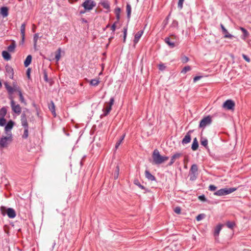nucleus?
<instances>
[{"label": "nucleus", "mask_w": 251, "mask_h": 251, "mask_svg": "<svg viewBox=\"0 0 251 251\" xmlns=\"http://www.w3.org/2000/svg\"><path fill=\"white\" fill-rule=\"evenodd\" d=\"M193 143H198L196 138L194 139Z\"/></svg>", "instance_id": "obj_63"}, {"label": "nucleus", "mask_w": 251, "mask_h": 251, "mask_svg": "<svg viewBox=\"0 0 251 251\" xmlns=\"http://www.w3.org/2000/svg\"><path fill=\"white\" fill-rule=\"evenodd\" d=\"M25 39V35H22V40H21V43L22 44H23L24 43Z\"/></svg>", "instance_id": "obj_58"}, {"label": "nucleus", "mask_w": 251, "mask_h": 251, "mask_svg": "<svg viewBox=\"0 0 251 251\" xmlns=\"http://www.w3.org/2000/svg\"><path fill=\"white\" fill-rule=\"evenodd\" d=\"M235 225L233 222H227L226 223V226L228 228H232Z\"/></svg>", "instance_id": "obj_44"}, {"label": "nucleus", "mask_w": 251, "mask_h": 251, "mask_svg": "<svg viewBox=\"0 0 251 251\" xmlns=\"http://www.w3.org/2000/svg\"><path fill=\"white\" fill-rule=\"evenodd\" d=\"M99 82H100V81L98 79H92L90 81V84L93 86L98 85L99 84Z\"/></svg>", "instance_id": "obj_38"}, {"label": "nucleus", "mask_w": 251, "mask_h": 251, "mask_svg": "<svg viewBox=\"0 0 251 251\" xmlns=\"http://www.w3.org/2000/svg\"><path fill=\"white\" fill-rule=\"evenodd\" d=\"M114 102V99L113 98H111L109 102H106L105 104L104 107L103 109V111L104 112L103 115L104 116H107L110 113L112 106L113 105Z\"/></svg>", "instance_id": "obj_6"}, {"label": "nucleus", "mask_w": 251, "mask_h": 251, "mask_svg": "<svg viewBox=\"0 0 251 251\" xmlns=\"http://www.w3.org/2000/svg\"><path fill=\"white\" fill-rule=\"evenodd\" d=\"M5 208L4 207H3V206L1 207V210L2 212L4 210H5Z\"/></svg>", "instance_id": "obj_64"}, {"label": "nucleus", "mask_w": 251, "mask_h": 251, "mask_svg": "<svg viewBox=\"0 0 251 251\" xmlns=\"http://www.w3.org/2000/svg\"><path fill=\"white\" fill-rule=\"evenodd\" d=\"M174 211L177 214H179L181 212V209L179 207L177 206V207H175V208L174 209Z\"/></svg>", "instance_id": "obj_47"}, {"label": "nucleus", "mask_w": 251, "mask_h": 251, "mask_svg": "<svg viewBox=\"0 0 251 251\" xmlns=\"http://www.w3.org/2000/svg\"><path fill=\"white\" fill-rule=\"evenodd\" d=\"M224 37L226 38H232L233 37V36L229 34L228 32H227V33L225 35Z\"/></svg>", "instance_id": "obj_53"}, {"label": "nucleus", "mask_w": 251, "mask_h": 251, "mask_svg": "<svg viewBox=\"0 0 251 251\" xmlns=\"http://www.w3.org/2000/svg\"><path fill=\"white\" fill-rule=\"evenodd\" d=\"M211 122L212 119L211 116H207L201 120L199 127L201 128H204L206 126L211 124Z\"/></svg>", "instance_id": "obj_7"}, {"label": "nucleus", "mask_w": 251, "mask_h": 251, "mask_svg": "<svg viewBox=\"0 0 251 251\" xmlns=\"http://www.w3.org/2000/svg\"><path fill=\"white\" fill-rule=\"evenodd\" d=\"M189 60V58L186 57V56H185L183 59H182V62L183 63H186L187 62V61H188Z\"/></svg>", "instance_id": "obj_56"}, {"label": "nucleus", "mask_w": 251, "mask_h": 251, "mask_svg": "<svg viewBox=\"0 0 251 251\" xmlns=\"http://www.w3.org/2000/svg\"><path fill=\"white\" fill-rule=\"evenodd\" d=\"M55 107L54 103L52 101H51L50 102L49 104V108L53 115V116L55 117L56 116V113H55Z\"/></svg>", "instance_id": "obj_17"}, {"label": "nucleus", "mask_w": 251, "mask_h": 251, "mask_svg": "<svg viewBox=\"0 0 251 251\" xmlns=\"http://www.w3.org/2000/svg\"><path fill=\"white\" fill-rule=\"evenodd\" d=\"M119 168L118 166H117L116 169L115 170V173L114 174L115 179H117L118 178V175H119Z\"/></svg>", "instance_id": "obj_45"}, {"label": "nucleus", "mask_w": 251, "mask_h": 251, "mask_svg": "<svg viewBox=\"0 0 251 251\" xmlns=\"http://www.w3.org/2000/svg\"><path fill=\"white\" fill-rule=\"evenodd\" d=\"M44 79L45 80V81H46V82H48V75H47V73L46 72H44Z\"/></svg>", "instance_id": "obj_52"}, {"label": "nucleus", "mask_w": 251, "mask_h": 251, "mask_svg": "<svg viewBox=\"0 0 251 251\" xmlns=\"http://www.w3.org/2000/svg\"><path fill=\"white\" fill-rule=\"evenodd\" d=\"M21 121L22 125L24 127H28V123L27 122V120H26V116H25V114H24V113L22 114V115L21 116Z\"/></svg>", "instance_id": "obj_15"}, {"label": "nucleus", "mask_w": 251, "mask_h": 251, "mask_svg": "<svg viewBox=\"0 0 251 251\" xmlns=\"http://www.w3.org/2000/svg\"><path fill=\"white\" fill-rule=\"evenodd\" d=\"M201 77L202 76H195L194 78V79H193L194 82H196L197 81L200 80Z\"/></svg>", "instance_id": "obj_55"}, {"label": "nucleus", "mask_w": 251, "mask_h": 251, "mask_svg": "<svg viewBox=\"0 0 251 251\" xmlns=\"http://www.w3.org/2000/svg\"><path fill=\"white\" fill-rule=\"evenodd\" d=\"M9 99L11 100L10 105L12 110L14 113L17 114L18 115H19L22 111L21 107L19 104L16 103L15 101L13 100V98L12 96H10L9 97Z\"/></svg>", "instance_id": "obj_5"}, {"label": "nucleus", "mask_w": 251, "mask_h": 251, "mask_svg": "<svg viewBox=\"0 0 251 251\" xmlns=\"http://www.w3.org/2000/svg\"><path fill=\"white\" fill-rule=\"evenodd\" d=\"M7 113V110L3 107L0 109V117L4 118Z\"/></svg>", "instance_id": "obj_26"}, {"label": "nucleus", "mask_w": 251, "mask_h": 251, "mask_svg": "<svg viewBox=\"0 0 251 251\" xmlns=\"http://www.w3.org/2000/svg\"><path fill=\"white\" fill-rule=\"evenodd\" d=\"M30 69H28L27 70V72H26V74L28 77H29V75H30Z\"/></svg>", "instance_id": "obj_60"}, {"label": "nucleus", "mask_w": 251, "mask_h": 251, "mask_svg": "<svg viewBox=\"0 0 251 251\" xmlns=\"http://www.w3.org/2000/svg\"><path fill=\"white\" fill-rule=\"evenodd\" d=\"M190 171L191 172V173L194 174V175H195V174L198 171V167L197 166V165L196 164H193L191 167V169H190Z\"/></svg>", "instance_id": "obj_29"}, {"label": "nucleus", "mask_w": 251, "mask_h": 251, "mask_svg": "<svg viewBox=\"0 0 251 251\" xmlns=\"http://www.w3.org/2000/svg\"><path fill=\"white\" fill-rule=\"evenodd\" d=\"M19 96L20 97V101L24 103L25 104H26L25 101V99L24 98V96H23V94L22 93L21 91H19V93H18Z\"/></svg>", "instance_id": "obj_37"}, {"label": "nucleus", "mask_w": 251, "mask_h": 251, "mask_svg": "<svg viewBox=\"0 0 251 251\" xmlns=\"http://www.w3.org/2000/svg\"><path fill=\"white\" fill-rule=\"evenodd\" d=\"M38 38H39L38 33L35 34L34 35V37H33L34 47L35 49H36V45H37Z\"/></svg>", "instance_id": "obj_30"}, {"label": "nucleus", "mask_w": 251, "mask_h": 251, "mask_svg": "<svg viewBox=\"0 0 251 251\" xmlns=\"http://www.w3.org/2000/svg\"><path fill=\"white\" fill-rule=\"evenodd\" d=\"M14 126V122L10 120L9 121L7 125H6L5 127V131H6V133H9V131H10L13 127ZM9 133H11V132H9Z\"/></svg>", "instance_id": "obj_12"}, {"label": "nucleus", "mask_w": 251, "mask_h": 251, "mask_svg": "<svg viewBox=\"0 0 251 251\" xmlns=\"http://www.w3.org/2000/svg\"><path fill=\"white\" fill-rule=\"evenodd\" d=\"M221 28L222 29V31L225 34V35L226 33H227L228 31L226 29V28L224 27V26L222 24H221Z\"/></svg>", "instance_id": "obj_49"}, {"label": "nucleus", "mask_w": 251, "mask_h": 251, "mask_svg": "<svg viewBox=\"0 0 251 251\" xmlns=\"http://www.w3.org/2000/svg\"><path fill=\"white\" fill-rule=\"evenodd\" d=\"M111 29L114 31L116 29V23H114L111 27Z\"/></svg>", "instance_id": "obj_57"}, {"label": "nucleus", "mask_w": 251, "mask_h": 251, "mask_svg": "<svg viewBox=\"0 0 251 251\" xmlns=\"http://www.w3.org/2000/svg\"><path fill=\"white\" fill-rule=\"evenodd\" d=\"M126 12H127V15L128 18H129L130 17V14L131 12V8L130 5L129 4H127L126 5Z\"/></svg>", "instance_id": "obj_32"}, {"label": "nucleus", "mask_w": 251, "mask_h": 251, "mask_svg": "<svg viewBox=\"0 0 251 251\" xmlns=\"http://www.w3.org/2000/svg\"><path fill=\"white\" fill-rule=\"evenodd\" d=\"M190 70H191V67L189 66H185V67H184V68L182 69V70L181 71V73L184 74Z\"/></svg>", "instance_id": "obj_40"}, {"label": "nucleus", "mask_w": 251, "mask_h": 251, "mask_svg": "<svg viewBox=\"0 0 251 251\" xmlns=\"http://www.w3.org/2000/svg\"><path fill=\"white\" fill-rule=\"evenodd\" d=\"M0 10V13L3 17H6L8 16V9L7 7H2Z\"/></svg>", "instance_id": "obj_16"}, {"label": "nucleus", "mask_w": 251, "mask_h": 251, "mask_svg": "<svg viewBox=\"0 0 251 251\" xmlns=\"http://www.w3.org/2000/svg\"><path fill=\"white\" fill-rule=\"evenodd\" d=\"M86 11H85V10H84V11L81 10V11H80V14H84V13H85V12H86Z\"/></svg>", "instance_id": "obj_62"}, {"label": "nucleus", "mask_w": 251, "mask_h": 251, "mask_svg": "<svg viewBox=\"0 0 251 251\" xmlns=\"http://www.w3.org/2000/svg\"><path fill=\"white\" fill-rule=\"evenodd\" d=\"M100 4L103 6V7L108 10L109 11L110 10V5L109 2L106 0L102 2H101Z\"/></svg>", "instance_id": "obj_23"}, {"label": "nucleus", "mask_w": 251, "mask_h": 251, "mask_svg": "<svg viewBox=\"0 0 251 251\" xmlns=\"http://www.w3.org/2000/svg\"><path fill=\"white\" fill-rule=\"evenodd\" d=\"M125 137V134H124L121 138V139L116 143L115 145V148L116 149H117L120 145L121 144V143L123 142V140H124V138Z\"/></svg>", "instance_id": "obj_36"}, {"label": "nucleus", "mask_w": 251, "mask_h": 251, "mask_svg": "<svg viewBox=\"0 0 251 251\" xmlns=\"http://www.w3.org/2000/svg\"><path fill=\"white\" fill-rule=\"evenodd\" d=\"M181 156V154L180 153H176L174 154L171 159V161L168 164L169 166H171L175 161V160L177 159H178Z\"/></svg>", "instance_id": "obj_14"}, {"label": "nucleus", "mask_w": 251, "mask_h": 251, "mask_svg": "<svg viewBox=\"0 0 251 251\" xmlns=\"http://www.w3.org/2000/svg\"><path fill=\"white\" fill-rule=\"evenodd\" d=\"M223 226V225H219L216 227L215 231H214V236H219V233H220Z\"/></svg>", "instance_id": "obj_22"}, {"label": "nucleus", "mask_w": 251, "mask_h": 251, "mask_svg": "<svg viewBox=\"0 0 251 251\" xmlns=\"http://www.w3.org/2000/svg\"><path fill=\"white\" fill-rule=\"evenodd\" d=\"M5 70L7 75L11 79H13L14 76V71L13 68L10 66L7 65L5 66Z\"/></svg>", "instance_id": "obj_10"}, {"label": "nucleus", "mask_w": 251, "mask_h": 251, "mask_svg": "<svg viewBox=\"0 0 251 251\" xmlns=\"http://www.w3.org/2000/svg\"><path fill=\"white\" fill-rule=\"evenodd\" d=\"M165 43L167 44L171 48H173L175 47V43L171 41L170 38H166L165 39Z\"/></svg>", "instance_id": "obj_25"}, {"label": "nucleus", "mask_w": 251, "mask_h": 251, "mask_svg": "<svg viewBox=\"0 0 251 251\" xmlns=\"http://www.w3.org/2000/svg\"><path fill=\"white\" fill-rule=\"evenodd\" d=\"M25 26L26 24L25 23H23L21 26V35H25Z\"/></svg>", "instance_id": "obj_33"}, {"label": "nucleus", "mask_w": 251, "mask_h": 251, "mask_svg": "<svg viewBox=\"0 0 251 251\" xmlns=\"http://www.w3.org/2000/svg\"><path fill=\"white\" fill-rule=\"evenodd\" d=\"M165 68V67L163 65H159V69L160 70H162L163 69H164Z\"/></svg>", "instance_id": "obj_61"}, {"label": "nucleus", "mask_w": 251, "mask_h": 251, "mask_svg": "<svg viewBox=\"0 0 251 251\" xmlns=\"http://www.w3.org/2000/svg\"><path fill=\"white\" fill-rule=\"evenodd\" d=\"M145 176L147 178H148L149 180H151V181H154L155 180V177L152 175L149 171L146 170L145 172Z\"/></svg>", "instance_id": "obj_18"}, {"label": "nucleus", "mask_w": 251, "mask_h": 251, "mask_svg": "<svg viewBox=\"0 0 251 251\" xmlns=\"http://www.w3.org/2000/svg\"><path fill=\"white\" fill-rule=\"evenodd\" d=\"M204 217V214H199L196 217V219L198 221H201Z\"/></svg>", "instance_id": "obj_48"}, {"label": "nucleus", "mask_w": 251, "mask_h": 251, "mask_svg": "<svg viewBox=\"0 0 251 251\" xmlns=\"http://www.w3.org/2000/svg\"><path fill=\"white\" fill-rule=\"evenodd\" d=\"M13 89L14 92H18L19 93V91H21L20 87L15 83H13Z\"/></svg>", "instance_id": "obj_39"}, {"label": "nucleus", "mask_w": 251, "mask_h": 251, "mask_svg": "<svg viewBox=\"0 0 251 251\" xmlns=\"http://www.w3.org/2000/svg\"><path fill=\"white\" fill-rule=\"evenodd\" d=\"M242 56L243 57V58L248 62H250L251 60L250 59L249 57H248L247 55H246L245 54H243L242 55Z\"/></svg>", "instance_id": "obj_51"}, {"label": "nucleus", "mask_w": 251, "mask_h": 251, "mask_svg": "<svg viewBox=\"0 0 251 251\" xmlns=\"http://www.w3.org/2000/svg\"><path fill=\"white\" fill-rule=\"evenodd\" d=\"M236 190L235 188H225L221 189L214 193V195L218 196H222L229 194Z\"/></svg>", "instance_id": "obj_3"}, {"label": "nucleus", "mask_w": 251, "mask_h": 251, "mask_svg": "<svg viewBox=\"0 0 251 251\" xmlns=\"http://www.w3.org/2000/svg\"><path fill=\"white\" fill-rule=\"evenodd\" d=\"M12 140L13 137L11 133H6V136H2L0 138V149L7 148L12 142Z\"/></svg>", "instance_id": "obj_2"}, {"label": "nucleus", "mask_w": 251, "mask_h": 251, "mask_svg": "<svg viewBox=\"0 0 251 251\" xmlns=\"http://www.w3.org/2000/svg\"><path fill=\"white\" fill-rule=\"evenodd\" d=\"M2 56L5 60L7 61L10 60L11 58V55L7 51L5 50H4L2 52Z\"/></svg>", "instance_id": "obj_20"}, {"label": "nucleus", "mask_w": 251, "mask_h": 251, "mask_svg": "<svg viewBox=\"0 0 251 251\" xmlns=\"http://www.w3.org/2000/svg\"><path fill=\"white\" fill-rule=\"evenodd\" d=\"M15 48H16V43L14 41H12L11 44L8 47L7 50H8V51L11 52H13L15 51Z\"/></svg>", "instance_id": "obj_19"}, {"label": "nucleus", "mask_w": 251, "mask_h": 251, "mask_svg": "<svg viewBox=\"0 0 251 251\" xmlns=\"http://www.w3.org/2000/svg\"><path fill=\"white\" fill-rule=\"evenodd\" d=\"M199 199L201 201H205L206 199L204 195L200 196L199 197Z\"/></svg>", "instance_id": "obj_54"}, {"label": "nucleus", "mask_w": 251, "mask_h": 251, "mask_svg": "<svg viewBox=\"0 0 251 251\" xmlns=\"http://www.w3.org/2000/svg\"><path fill=\"white\" fill-rule=\"evenodd\" d=\"M201 145L203 146L204 147L207 148V144H208V140L203 137H201Z\"/></svg>", "instance_id": "obj_28"}, {"label": "nucleus", "mask_w": 251, "mask_h": 251, "mask_svg": "<svg viewBox=\"0 0 251 251\" xmlns=\"http://www.w3.org/2000/svg\"><path fill=\"white\" fill-rule=\"evenodd\" d=\"M61 57V49H58L55 52V58L56 60V61L58 62Z\"/></svg>", "instance_id": "obj_27"}, {"label": "nucleus", "mask_w": 251, "mask_h": 251, "mask_svg": "<svg viewBox=\"0 0 251 251\" xmlns=\"http://www.w3.org/2000/svg\"><path fill=\"white\" fill-rule=\"evenodd\" d=\"M143 33V30H140V31H138L137 33H136V34L135 35L134 39L133 41L135 45H136L139 42Z\"/></svg>", "instance_id": "obj_13"}, {"label": "nucleus", "mask_w": 251, "mask_h": 251, "mask_svg": "<svg viewBox=\"0 0 251 251\" xmlns=\"http://www.w3.org/2000/svg\"><path fill=\"white\" fill-rule=\"evenodd\" d=\"M217 187L213 185H210L209 186V190L212 191H214L216 189Z\"/></svg>", "instance_id": "obj_50"}, {"label": "nucleus", "mask_w": 251, "mask_h": 251, "mask_svg": "<svg viewBox=\"0 0 251 251\" xmlns=\"http://www.w3.org/2000/svg\"><path fill=\"white\" fill-rule=\"evenodd\" d=\"M153 162L155 164H161L169 159V157L162 156L158 150H154L152 153Z\"/></svg>", "instance_id": "obj_1"}, {"label": "nucleus", "mask_w": 251, "mask_h": 251, "mask_svg": "<svg viewBox=\"0 0 251 251\" xmlns=\"http://www.w3.org/2000/svg\"><path fill=\"white\" fill-rule=\"evenodd\" d=\"M6 214L8 217L11 219L14 218L16 216L15 211L12 208H8L6 209Z\"/></svg>", "instance_id": "obj_11"}, {"label": "nucleus", "mask_w": 251, "mask_h": 251, "mask_svg": "<svg viewBox=\"0 0 251 251\" xmlns=\"http://www.w3.org/2000/svg\"><path fill=\"white\" fill-rule=\"evenodd\" d=\"M198 147H199L198 143H193V144L192 145V147H191L192 150L196 151L198 149Z\"/></svg>", "instance_id": "obj_43"}, {"label": "nucleus", "mask_w": 251, "mask_h": 251, "mask_svg": "<svg viewBox=\"0 0 251 251\" xmlns=\"http://www.w3.org/2000/svg\"><path fill=\"white\" fill-rule=\"evenodd\" d=\"M133 182L135 185L138 186L139 188H141L142 189H145V187L140 184L139 181L138 179H135Z\"/></svg>", "instance_id": "obj_34"}, {"label": "nucleus", "mask_w": 251, "mask_h": 251, "mask_svg": "<svg viewBox=\"0 0 251 251\" xmlns=\"http://www.w3.org/2000/svg\"><path fill=\"white\" fill-rule=\"evenodd\" d=\"M240 29L244 33V39H245L246 37H247L249 36V33L248 31L245 28H244L242 27H240Z\"/></svg>", "instance_id": "obj_31"}, {"label": "nucleus", "mask_w": 251, "mask_h": 251, "mask_svg": "<svg viewBox=\"0 0 251 251\" xmlns=\"http://www.w3.org/2000/svg\"><path fill=\"white\" fill-rule=\"evenodd\" d=\"M25 130L24 132V134L22 136L23 138L26 139L28 136V127H24Z\"/></svg>", "instance_id": "obj_35"}, {"label": "nucleus", "mask_w": 251, "mask_h": 251, "mask_svg": "<svg viewBox=\"0 0 251 251\" xmlns=\"http://www.w3.org/2000/svg\"><path fill=\"white\" fill-rule=\"evenodd\" d=\"M81 5L85 11H89L96 6V3L93 0H86Z\"/></svg>", "instance_id": "obj_4"}, {"label": "nucleus", "mask_w": 251, "mask_h": 251, "mask_svg": "<svg viewBox=\"0 0 251 251\" xmlns=\"http://www.w3.org/2000/svg\"><path fill=\"white\" fill-rule=\"evenodd\" d=\"M115 12L117 19L118 20H119L120 19V12H121L120 8H117L115 9Z\"/></svg>", "instance_id": "obj_41"}, {"label": "nucleus", "mask_w": 251, "mask_h": 251, "mask_svg": "<svg viewBox=\"0 0 251 251\" xmlns=\"http://www.w3.org/2000/svg\"><path fill=\"white\" fill-rule=\"evenodd\" d=\"M235 106V102L231 100H226L223 105V107L227 110H233Z\"/></svg>", "instance_id": "obj_8"}, {"label": "nucleus", "mask_w": 251, "mask_h": 251, "mask_svg": "<svg viewBox=\"0 0 251 251\" xmlns=\"http://www.w3.org/2000/svg\"><path fill=\"white\" fill-rule=\"evenodd\" d=\"M127 29L126 27L124 28V35H126Z\"/></svg>", "instance_id": "obj_59"}, {"label": "nucleus", "mask_w": 251, "mask_h": 251, "mask_svg": "<svg viewBox=\"0 0 251 251\" xmlns=\"http://www.w3.org/2000/svg\"><path fill=\"white\" fill-rule=\"evenodd\" d=\"M6 121L4 118L0 117V126H4L6 124Z\"/></svg>", "instance_id": "obj_42"}, {"label": "nucleus", "mask_w": 251, "mask_h": 251, "mask_svg": "<svg viewBox=\"0 0 251 251\" xmlns=\"http://www.w3.org/2000/svg\"><path fill=\"white\" fill-rule=\"evenodd\" d=\"M4 85L6 90H7L8 93L10 95L12 94L14 92V90L13 89V86H11L8 84L7 83H5Z\"/></svg>", "instance_id": "obj_24"}, {"label": "nucleus", "mask_w": 251, "mask_h": 251, "mask_svg": "<svg viewBox=\"0 0 251 251\" xmlns=\"http://www.w3.org/2000/svg\"><path fill=\"white\" fill-rule=\"evenodd\" d=\"M31 60H32V56H31V55H28L26 57V59H25V61L24 62V65H25V67H28L29 65V64L31 63Z\"/></svg>", "instance_id": "obj_21"}, {"label": "nucleus", "mask_w": 251, "mask_h": 251, "mask_svg": "<svg viewBox=\"0 0 251 251\" xmlns=\"http://www.w3.org/2000/svg\"><path fill=\"white\" fill-rule=\"evenodd\" d=\"M191 132H192L191 130L189 131L186 133V134L185 135V136H184L183 139H182V144L183 145L187 144L189 143V142H190L191 140V134L190 133H191Z\"/></svg>", "instance_id": "obj_9"}, {"label": "nucleus", "mask_w": 251, "mask_h": 251, "mask_svg": "<svg viewBox=\"0 0 251 251\" xmlns=\"http://www.w3.org/2000/svg\"><path fill=\"white\" fill-rule=\"evenodd\" d=\"M184 1V0H178V7L180 9L182 8Z\"/></svg>", "instance_id": "obj_46"}]
</instances>
